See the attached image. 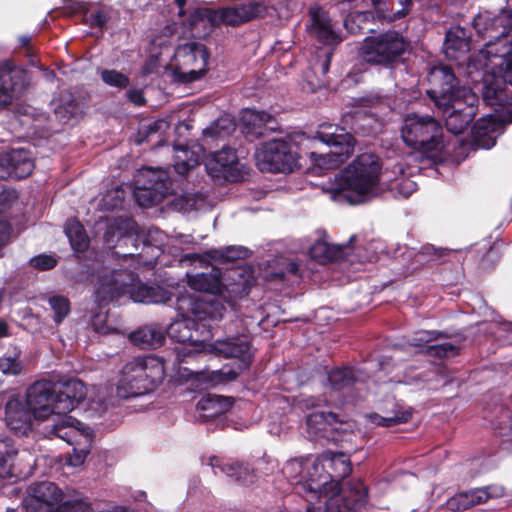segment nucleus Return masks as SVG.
<instances>
[{
	"instance_id": "nucleus-1",
	"label": "nucleus",
	"mask_w": 512,
	"mask_h": 512,
	"mask_svg": "<svg viewBox=\"0 0 512 512\" xmlns=\"http://www.w3.org/2000/svg\"><path fill=\"white\" fill-rule=\"evenodd\" d=\"M92 281L95 285L94 299L100 312L91 317V324L98 333H106L107 311L102 309L112 302L121 304L127 297L135 303L161 304L172 301L175 294L159 285L135 282V274L129 270L101 266L93 269ZM180 318L173 321L166 334L174 341L192 348L183 347L178 351V360L186 361L199 355L204 342L210 339L212 324L219 322L226 311L216 297L196 300L187 291L178 292L174 303Z\"/></svg>"
},
{
	"instance_id": "nucleus-2",
	"label": "nucleus",
	"mask_w": 512,
	"mask_h": 512,
	"mask_svg": "<svg viewBox=\"0 0 512 512\" xmlns=\"http://www.w3.org/2000/svg\"><path fill=\"white\" fill-rule=\"evenodd\" d=\"M493 27L501 30L479 51L477 62L483 68V101L493 110L507 107L512 111V96L508 95L505 83L512 86V14L503 9L501 15L493 20Z\"/></svg>"
},
{
	"instance_id": "nucleus-3",
	"label": "nucleus",
	"mask_w": 512,
	"mask_h": 512,
	"mask_svg": "<svg viewBox=\"0 0 512 512\" xmlns=\"http://www.w3.org/2000/svg\"><path fill=\"white\" fill-rule=\"evenodd\" d=\"M85 397L86 387L78 379L57 384L41 380L27 389L26 404L34 413V419L45 420L52 414L70 413Z\"/></svg>"
},
{
	"instance_id": "nucleus-4",
	"label": "nucleus",
	"mask_w": 512,
	"mask_h": 512,
	"mask_svg": "<svg viewBox=\"0 0 512 512\" xmlns=\"http://www.w3.org/2000/svg\"><path fill=\"white\" fill-rule=\"evenodd\" d=\"M380 158L373 153H363L335 177L334 189L347 192L352 204L366 202L382 191Z\"/></svg>"
},
{
	"instance_id": "nucleus-5",
	"label": "nucleus",
	"mask_w": 512,
	"mask_h": 512,
	"mask_svg": "<svg viewBox=\"0 0 512 512\" xmlns=\"http://www.w3.org/2000/svg\"><path fill=\"white\" fill-rule=\"evenodd\" d=\"M164 377V363L160 358L154 355L135 357L121 370L117 396L130 399L149 394L162 383Z\"/></svg>"
},
{
	"instance_id": "nucleus-6",
	"label": "nucleus",
	"mask_w": 512,
	"mask_h": 512,
	"mask_svg": "<svg viewBox=\"0 0 512 512\" xmlns=\"http://www.w3.org/2000/svg\"><path fill=\"white\" fill-rule=\"evenodd\" d=\"M281 472L297 493L304 492L306 501L312 503L326 492L327 485H334L331 477L324 473V465L314 455L292 458L283 465Z\"/></svg>"
},
{
	"instance_id": "nucleus-7",
	"label": "nucleus",
	"mask_w": 512,
	"mask_h": 512,
	"mask_svg": "<svg viewBox=\"0 0 512 512\" xmlns=\"http://www.w3.org/2000/svg\"><path fill=\"white\" fill-rule=\"evenodd\" d=\"M443 129L431 115L410 113L402 123L401 137L404 143L423 153L438 151L442 147Z\"/></svg>"
},
{
	"instance_id": "nucleus-8",
	"label": "nucleus",
	"mask_w": 512,
	"mask_h": 512,
	"mask_svg": "<svg viewBox=\"0 0 512 512\" xmlns=\"http://www.w3.org/2000/svg\"><path fill=\"white\" fill-rule=\"evenodd\" d=\"M134 196L141 207L160 203L167 195L174 193L173 182L167 170L143 167L133 177Z\"/></svg>"
},
{
	"instance_id": "nucleus-9",
	"label": "nucleus",
	"mask_w": 512,
	"mask_h": 512,
	"mask_svg": "<svg viewBox=\"0 0 512 512\" xmlns=\"http://www.w3.org/2000/svg\"><path fill=\"white\" fill-rule=\"evenodd\" d=\"M213 352L224 358H233L236 368L223 367L220 370L212 371L210 381L214 384L221 380H234L252 361L250 343L246 336L237 335L218 339L212 344Z\"/></svg>"
},
{
	"instance_id": "nucleus-10",
	"label": "nucleus",
	"mask_w": 512,
	"mask_h": 512,
	"mask_svg": "<svg viewBox=\"0 0 512 512\" xmlns=\"http://www.w3.org/2000/svg\"><path fill=\"white\" fill-rule=\"evenodd\" d=\"M327 128L333 131H318L316 138L330 147L327 153H310L314 165L321 169H335L339 167L354 150V137L347 133L344 128L328 125Z\"/></svg>"
},
{
	"instance_id": "nucleus-11",
	"label": "nucleus",
	"mask_w": 512,
	"mask_h": 512,
	"mask_svg": "<svg viewBox=\"0 0 512 512\" xmlns=\"http://www.w3.org/2000/svg\"><path fill=\"white\" fill-rule=\"evenodd\" d=\"M407 47L408 43L399 32L388 31L376 37L365 38L360 54L367 63L388 66L397 61Z\"/></svg>"
},
{
	"instance_id": "nucleus-12",
	"label": "nucleus",
	"mask_w": 512,
	"mask_h": 512,
	"mask_svg": "<svg viewBox=\"0 0 512 512\" xmlns=\"http://www.w3.org/2000/svg\"><path fill=\"white\" fill-rule=\"evenodd\" d=\"M296 145L285 139H273L256 152V162L262 172L291 173L298 165Z\"/></svg>"
},
{
	"instance_id": "nucleus-13",
	"label": "nucleus",
	"mask_w": 512,
	"mask_h": 512,
	"mask_svg": "<svg viewBox=\"0 0 512 512\" xmlns=\"http://www.w3.org/2000/svg\"><path fill=\"white\" fill-rule=\"evenodd\" d=\"M209 54L206 46L197 41L180 44L174 52V74L183 83L194 82L206 72Z\"/></svg>"
},
{
	"instance_id": "nucleus-14",
	"label": "nucleus",
	"mask_w": 512,
	"mask_h": 512,
	"mask_svg": "<svg viewBox=\"0 0 512 512\" xmlns=\"http://www.w3.org/2000/svg\"><path fill=\"white\" fill-rule=\"evenodd\" d=\"M428 82L431 87L427 90V95L444 112L449 110V104L453 99L462 97L458 93L460 90L470 89L469 87L461 86L453 69L443 64L433 66L430 69Z\"/></svg>"
},
{
	"instance_id": "nucleus-15",
	"label": "nucleus",
	"mask_w": 512,
	"mask_h": 512,
	"mask_svg": "<svg viewBox=\"0 0 512 512\" xmlns=\"http://www.w3.org/2000/svg\"><path fill=\"white\" fill-rule=\"evenodd\" d=\"M268 10L269 4L266 0H252L211 10L209 20L215 24L238 26L255 18L265 17Z\"/></svg>"
},
{
	"instance_id": "nucleus-16",
	"label": "nucleus",
	"mask_w": 512,
	"mask_h": 512,
	"mask_svg": "<svg viewBox=\"0 0 512 512\" xmlns=\"http://www.w3.org/2000/svg\"><path fill=\"white\" fill-rule=\"evenodd\" d=\"M458 93L462 97L453 99L447 112L441 110L445 117L446 129L454 135L463 133L473 121L479 101L471 89H462Z\"/></svg>"
},
{
	"instance_id": "nucleus-17",
	"label": "nucleus",
	"mask_w": 512,
	"mask_h": 512,
	"mask_svg": "<svg viewBox=\"0 0 512 512\" xmlns=\"http://www.w3.org/2000/svg\"><path fill=\"white\" fill-rule=\"evenodd\" d=\"M332 495L326 500L325 507L315 508L313 502L308 504L306 512H358L366 503L368 492L366 486L360 482L352 483L348 489Z\"/></svg>"
},
{
	"instance_id": "nucleus-18",
	"label": "nucleus",
	"mask_w": 512,
	"mask_h": 512,
	"mask_svg": "<svg viewBox=\"0 0 512 512\" xmlns=\"http://www.w3.org/2000/svg\"><path fill=\"white\" fill-rule=\"evenodd\" d=\"M205 169L212 178L238 182L244 177L246 166L238 161L234 149L223 147L206 158Z\"/></svg>"
},
{
	"instance_id": "nucleus-19",
	"label": "nucleus",
	"mask_w": 512,
	"mask_h": 512,
	"mask_svg": "<svg viewBox=\"0 0 512 512\" xmlns=\"http://www.w3.org/2000/svg\"><path fill=\"white\" fill-rule=\"evenodd\" d=\"M503 110H507V117L499 115L498 119H496L494 115L487 114L475 122L471 130V140L474 147L481 149H491L494 147L497 138L503 133L502 122H512V111L507 107L495 112L500 113Z\"/></svg>"
},
{
	"instance_id": "nucleus-20",
	"label": "nucleus",
	"mask_w": 512,
	"mask_h": 512,
	"mask_svg": "<svg viewBox=\"0 0 512 512\" xmlns=\"http://www.w3.org/2000/svg\"><path fill=\"white\" fill-rule=\"evenodd\" d=\"M255 284L253 271L248 267L238 266L221 272L220 297L228 298V302L246 297Z\"/></svg>"
},
{
	"instance_id": "nucleus-21",
	"label": "nucleus",
	"mask_w": 512,
	"mask_h": 512,
	"mask_svg": "<svg viewBox=\"0 0 512 512\" xmlns=\"http://www.w3.org/2000/svg\"><path fill=\"white\" fill-rule=\"evenodd\" d=\"M307 432L314 440L343 441L340 434L343 422L333 412L314 411L306 417Z\"/></svg>"
},
{
	"instance_id": "nucleus-22",
	"label": "nucleus",
	"mask_w": 512,
	"mask_h": 512,
	"mask_svg": "<svg viewBox=\"0 0 512 512\" xmlns=\"http://www.w3.org/2000/svg\"><path fill=\"white\" fill-rule=\"evenodd\" d=\"M446 338L447 334L441 331L421 330L409 338L408 343L430 357L442 359L459 353V348L449 342L435 343Z\"/></svg>"
},
{
	"instance_id": "nucleus-23",
	"label": "nucleus",
	"mask_w": 512,
	"mask_h": 512,
	"mask_svg": "<svg viewBox=\"0 0 512 512\" xmlns=\"http://www.w3.org/2000/svg\"><path fill=\"white\" fill-rule=\"evenodd\" d=\"M183 261H189L192 265H199L200 267L205 268L207 271L189 274L188 284L191 289L199 292H205L208 295H204L201 297H196L195 295L190 294L194 299L200 300L210 297H216L219 301L224 305L223 301L220 297L221 292V269L210 264H200L199 262H192L187 255H185Z\"/></svg>"
},
{
	"instance_id": "nucleus-24",
	"label": "nucleus",
	"mask_w": 512,
	"mask_h": 512,
	"mask_svg": "<svg viewBox=\"0 0 512 512\" xmlns=\"http://www.w3.org/2000/svg\"><path fill=\"white\" fill-rule=\"evenodd\" d=\"M27 71L8 62L0 65V106L9 104L13 98L21 95L29 84Z\"/></svg>"
},
{
	"instance_id": "nucleus-25",
	"label": "nucleus",
	"mask_w": 512,
	"mask_h": 512,
	"mask_svg": "<svg viewBox=\"0 0 512 512\" xmlns=\"http://www.w3.org/2000/svg\"><path fill=\"white\" fill-rule=\"evenodd\" d=\"M309 17L310 23L307 24V31L321 44L335 46L342 41L340 32L335 28L328 13L320 6H310Z\"/></svg>"
},
{
	"instance_id": "nucleus-26",
	"label": "nucleus",
	"mask_w": 512,
	"mask_h": 512,
	"mask_svg": "<svg viewBox=\"0 0 512 512\" xmlns=\"http://www.w3.org/2000/svg\"><path fill=\"white\" fill-rule=\"evenodd\" d=\"M30 489L31 496L25 500L24 512H53L62 500V491L52 482H39Z\"/></svg>"
},
{
	"instance_id": "nucleus-27",
	"label": "nucleus",
	"mask_w": 512,
	"mask_h": 512,
	"mask_svg": "<svg viewBox=\"0 0 512 512\" xmlns=\"http://www.w3.org/2000/svg\"><path fill=\"white\" fill-rule=\"evenodd\" d=\"M505 490L500 485H489L471 489L455 494L446 502L448 509L452 511L466 510L474 505H479L491 499L504 496Z\"/></svg>"
},
{
	"instance_id": "nucleus-28",
	"label": "nucleus",
	"mask_w": 512,
	"mask_h": 512,
	"mask_svg": "<svg viewBox=\"0 0 512 512\" xmlns=\"http://www.w3.org/2000/svg\"><path fill=\"white\" fill-rule=\"evenodd\" d=\"M34 169L31 153L24 149H12L0 156V179H22Z\"/></svg>"
},
{
	"instance_id": "nucleus-29",
	"label": "nucleus",
	"mask_w": 512,
	"mask_h": 512,
	"mask_svg": "<svg viewBox=\"0 0 512 512\" xmlns=\"http://www.w3.org/2000/svg\"><path fill=\"white\" fill-rule=\"evenodd\" d=\"M317 233L318 237L308 247V253L312 259L321 264H326L344 258H346L350 263L354 262V259L351 258L352 255H350V250L355 253L357 248L330 244L325 239L326 233L324 231H318Z\"/></svg>"
},
{
	"instance_id": "nucleus-30",
	"label": "nucleus",
	"mask_w": 512,
	"mask_h": 512,
	"mask_svg": "<svg viewBox=\"0 0 512 512\" xmlns=\"http://www.w3.org/2000/svg\"><path fill=\"white\" fill-rule=\"evenodd\" d=\"M47 426L51 436L58 437L70 445H74L79 438H84L86 442L90 440V433L83 423L69 416L68 413H61L57 420Z\"/></svg>"
},
{
	"instance_id": "nucleus-31",
	"label": "nucleus",
	"mask_w": 512,
	"mask_h": 512,
	"mask_svg": "<svg viewBox=\"0 0 512 512\" xmlns=\"http://www.w3.org/2000/svg\"><path fill=\"white\" fill-rule=\"evenodd\" d=\"M321 464L325 467L331 469L330 472H325V474L330 475L331 481L334 485H327V490L322 494L323 496H327L328 492H333L338 488V480L347 477L351 471V463L348 451H332L326 450L321 455V460H319Z\"/></svg>"
},
{
	"instance_id": "nucleus-32",
	"label": "nucleus",
	"mask_w": 512,
	"mask_h": 512,
	"mask_svg": "<svg viewBox=\"0 0 512 512\" xmlns=\"http://www.w3.org/2000/svg\"><path fill=\"white\" fill-rule=\"evenodd\" d=\"M34 413L18 397H11L5 406L6 425L19 434H26L32 425Z\"/></svg>"
},
{
	"instance_id": "nucleus-33",
	"label": "nucleus",
	"mask_w": 512,
	"mask_h": 512,
	"mask_svg": "<svg viewBox=\"0 0 512 512\" xmlns=\"http://www.w3.org/2000/svg\"><path fill=\"white\" fill-rule=\"evenodd\" d=\"M209 465L215 475L221 473L232 481L241 482L243 484L253 482V470L249 464L232 460H224L218 457H211Z\"/></svg>"
},
{
	"instance_id": "nucleus-34",
	"label": "nucleus",
	"mask_w": 512,
	"mask_h": 512,
	"mask_svg": "<svg viewBox=\"0 0 512 512\" xmlns=\"http://www.w3.org/2000/svg\"><path fill=\"white\" fill-rule=\"evenodd\" d=\"M248 254L249 250L246 247L232 245L218 249H211L202 254H187V258H189L193 263L199 262L202 265L210 264L213 260L221 262H232L246 258Z\"/></svg>"
},
{
	"instance_id": "nucleus-35",
	"label": "nucleus",
	"mask_w": 512,
	"mask_h": 512,
	"mask_svg": "<svg viewBox=\"0 0 512 512\" xmlns=\"http://www.w3.org/2000/svg\"><path fill=\"white\" fill-rule=\"evenodd\" d=\"M166 330L157 323L139 327L129 335L132 344L140 349H156L165 342Z\"/></svg>"
},
{
	"instance_id": "nucleus-36",
	"label": "nucleus",
	"mask_w": 512,
	"mask_h": 512,
	"mask_svg": "<svg viewBox=\"0 0 512 512\" xmlns=\"http://www.w3.org/2000/svg\"><path fill=\"white\" fill-rule=\"evenodd\" d=\"M242 121L246 128V133L256 138L265 136L268 131H275L277 129L275 118L266 111L247 109L242 116Z\"/></svg>"
},
{
	"instance_id": "nucleus-37",
	"label": "nucleus",
	"mask_w": 512,
	"mask_h": 512,
	"mask_svg": "<svg viewBox=\"0 0 512 512\" xmlns=\"http://www.w3.org/2000/svg\"><path fill=\"white\" fill-rule=\"evenodd\" d=\"M233 405V400L229 397L207 394L202 396L197 409L200 412L199 419L208 422L216 418H221Z\"/></svg>"
},
{
	"instance_id": "nucleus-38",
	"label": "nucleus",
	"mask_w": 512,
	"mask_h": 512,
	"mask_svg": "<svg viewBox=\"0 0 512 512\" xmlns=\"http://www.w3.org/2000/svg\"><path fill=\"white\" fill-rule=\"evenodd\" d=\"M84 111V105L69 90H63L54 101V113L63 123L76 120Z\"/></svg>"
},
{
	"instance_id": "nucleus-39",
	"label": "nucleus",
	"mask_w": 512,
	"mask_h": 512,
	"mask_svg": "<svg viewBox=\"0 0 512 512\" xmlns=\"http://www.w3.org/2000/svg\"><path fill=\"white\" fill-rule=\"evenodd\" d=\"M327 382L333 392L341 394L342 402L347 401L346 396L350 394L356 383L354 372L349 367L335 368L327 372Z\"/></svg>"
},
{
	"instance_id": "nucleus-40",
	"label": "nucleus",
	"mask_w": 512,
	"mask_h": 512,
	"mask_svg": "<svg viewBox=\"0 0 512 512\" xmlns=\"http://www.w3.org/2000/svg\"><path fill=\"white\" fill-rule=\"evenodd\" d=\"M469 33L460 26L451 27L445 36L444 51L447 57L457 59L458 53L469 50Z\"/></svg>"
},
{
	"instance_id": "nucleus-41",
	"label": "nucleus",
	"mask_w": 512,
	"mask_h": 512,
	"mask_svg": "<svg viewBox=\"0 0 512 512\" xmlns=\"http://www.w3.org/2000/svg\"><path fill=\"white\" fill-rule=\"evenodd\" d=\"M367 417L372 424L392 427L397 424L407 423L411 419L412 413L410 409L401 410L397 403H393V410L387 412L386 415L371 413Z\"/></svg>"
},
{
	"instance_id": "nucleus-42",
	"label": "nucleus",
	"mask_w": 512,
	"mask_h": 512,
	"mask_svg": "<svg viewBox=\"0 0 512 512\" xmlns=\"http://www.w3.org/2000/svg\"><path fill=\"white\" fill-rule=\"evenodd\" d=\"M18 453L13 440L0 433V478L11 477L14 459Z\"/></svg>"
},
{
	"instance_id": "nucleus-43",
	"label": "nucleus",
	"mask_w": 512,
	"mask_h": 512,
	"mask_svg": "<svg viewBox=\"0 0 512 512\" xmlns=\"http://www.w3.org/2000/svg\"><path fill=\"white\" fill-rule=\"evenodd\" d=\"M16 192L13 190H0V246L4 245L8 240L11 227L8 222L6 213L16 201Z\"/></svg>"
},
{
	"instance_id": "nucleus-44",
	"label": "nucleus",
	"mask_w": 512,
	"mask_h": 512,
	"mask_svg": "<svg viewBox=\"0 0 512 512\" xmlns=\"http://www.w3.org/2000/svg\"><path fill=\"white\" fill-rule=\"evenodd\" d=\"M65 234L74 251L83 252L89 246V239L83 225L75 220L69 219L65 224Z\"/></svg>"
},
{
	"instance_id": "nucleus-45",
	"label": "nucleus",
	"mask_w": 512,
	"mask_h": 512,
	"mask_svg": "<svg viewBox=\"0 0 512 512\" xmlns=\"http://www.w3.org/2000/svg\"><path fill=\"white\" fill-rule=\"evenodd\" d=\"M174 150L177 153L174 169L179 175H185L190 169L200 163L199 154L190 151L187 147L176 145L174 146Z\"/></svg>"
},
{
	"instance_id": "nucleus-46",
	"label": "nucleus",
	"mask_w": 512,
	"mask_h": 512,
	"mask_svg": "<svg viewBox=\"0 0 512 512\" xmlns=\"http://www.w3.org/2000/svg\"><path fill=\"white\" fill-rule=\"evenodd\" d=\"M99 76L105 85L118 90H124L130 85L129 77L116 69H101Z\"/></svg>"
},
{
	"instance_id": "nucleus-47",
	"label": "nucleus",
	"mask_w": 512,
	"mask_h": 512,
	"mask_svg": "<svg viewBox=\"0 0 512 512\" xmlns=\"http://www.w3.org/2000/svg\"><path fill=\"white\" fill-rule=\"evenodd\" d=\"M124 190L119 186L108 190L99 201L101 210L112 211L122 206L124 201Z\"/></svg>"
},
{
	"instance_id": "nucleus-48",
	"label": "nucleus",
	"mask_w": 512,
	"mask_h": 512,
	"mask_svg": "<svg viewBox=\"0 0 512 512\" xmlns=\"http://www.w3.org/2000/svg\"><path fill=\"white\" fill-rule=\"evenodd\" d=\"M48 303L54 312V321L61 323L70 312V302L68 298L62 295H54L48 299Z\"/></svg>"
},
{
	"instance_id": "nucleus-49",
	"label": "nucleus",
	"mask_w": 512,
	"mask_h": 512,
	"mask_svg": "<svg viewBox=\"0 0 512 512\" xmlns=\"http://www.w3.org/2000/svg\"><path fill=\"white\" fill-rule=\"evenodd\" d=\"M386 5L391 8V12L383 17L389 21H396L410 13L413 2L412 0H388Z\"/></svg>"
},
{
	"instance_id": "nucleus-50",
	"label": "nucleus",
	"mask_w": 512,
	"mask_h": 512,
	"mask_svg": "<svg viewBox=\"0 0 512 512\" xmlns=\"http://www.w3.org/2000/svg\"><path fill=\"white\" fill-rule=\"evenodd\" d=\"M0 371L8 375H18L22 371L20 352L4 355L0 358Z\"/></svg>"
},
{
	"instance_id": "nucleus-51",
	"label": "nucleus",
	"mask_w": 512,
	"mask_h": 512,
	"mask_svg": "<svg viewBox=\"0 0 512 512\" xmlns=\"http://www.w3.org/2000/svg\"><path fill=\"white\" fill-rule=\"evenodd\" d=\"M55 512H92L90 503L83 499L66 500L56 507Z\"/></svg>"
},
{
	"instance_id": "nucleus-52",
	"label": "nucleus",
	"mask_w": 512,
	"mask_h": 512,
	"mask_svg": "<svg viewBox=\"0 0 512 512\" xmlns=\"http://www.w3.org/2000/svg\"><path fill=\"white\" fill-rule=\"evenodd\" d=\"M186 206L190 210L206 211L211 208V203L202 192L188 194L185 197Z\"/></svg>"
},
{
	"instance_id": "nucleus-53",
	"label": "nucleus",
	"mask_w": 512,
	"mask_h": 512,
	"mask_svg": "<svg viewBox=\"0 0 512 512\" xmlns=\"http://www.w3.org/2000/svg\"><path fill=\"white\" fill-rule=\"evenodd\" d=\"M30 264H31V266H33L34 268H36L38 270L46 271V270H50L56 266L57 259H56V257H54L52 255L40 254V255L32 257L30 259Z\"/></svg>"
},
{
	"instance_id": "nucleus-54",
	"label": "nucleus",
	"mask_w": 512,
	"mask_h": 512,
	"mask_svg": "<svg viewBox=\"0 0 512 512\" xmlns=\"http://www.w3.org/2000/svg\"><path fill=\"white\" fill-rule=\"evenodd\" d=\"M328 402V399L324 396H302L299 400V407L310 410L321 407L323 404H328Z\"/></svg>"
},
{
	"instance_id": "nucleus-55",
	"label": "nucleus",
	"mask_w": 512,
	"mask_h": 512,
	"mask_svg": "<svg viewBox=\"0 0 512 512\" xmlns=\"http://www.w3.org/2000/svg\"><path fill=\"white\" fill-rule=\"evenodd\" d=\"M447 253V249L435 248L430 244L423 245L418 252V254L424 257L426 260H437L442 258Z\"/></svg>"
},
{
	"instance_id": "nucleus-56",
	"label": "nucleus",
	"mask_w": 512,
	"mask_h": 512,
	"mask_svg": "<svg viewBox=\"0 0 512 512\" xmlns=\"http://www.w3.org/2000/svg\"><path fill=\"white\" fill-rule=\"evenodd\" d=\"M88 453H89V449L87 447H83V448L73 447L72 454H69L67 457V460H66L67 465L72 466V467L81 466L84 463Z\"/></svg>"
},
{
	"instance_id": "nucleus-57",
	"label": "nucleus",
	"mask_w": 512,
	"mask_h": 512,
	"mask_svg": "<svg viewBox=\"0 0 512 512\" xmlns=\"http://www.w3.org/2000/svg\"><path fill=\"white\" fill-rule=\"evenodd\" d=\"M331 57L332 52L325 51L323 55L319 57V60L313 64L312 69L314 72H320L322 75H325L330 69Z\"/></svg>"
},
{
	"instance_id": "nucleus-58",
	"label": "nucleus",
	"mask_w": 512,
	"mask_h": 512,
	"mask_svg": "<svg viewBox=\"0 0 512 512\" xmlns=\"http://www.w3.org/2000/svg\"><path fill=\"white\" fill-rule=\"evenodd\" d=\"M88 21L91 27L102 29L106 25L107 18L102 10H96L90 13Z\"/></svg>"
},
{
	"instance_id": "nucleus-59",
	"label": "nucleus",
	"mask_w": 512,
	"mask_h": 512,
	"mask_svg": "<svg viewBox=\"0 0 512 512\" xmlns=\"http://www.w3.org/2000/svg\"><path fill=\"white\" fill-rule=\"evenodd\" d=\"M365 18V14L361 12H357L355 14H350L345 20H344V26L350 33H358L360 31V27H354L353 24L357 21H361Z\"/></svg>"
},
{
	"instance_id": "nucleus-60",
	"label": "nucleus",
	"mask_w": 512,
	"mask_h": 512,
	"mask_svg": "<svg viewBox=\"0 0 512 512\" xmlns=\"http://www.w3.org/2000/svg\"><path fill=\"white\" fill-rule=\"evenodd\" d=\"M497 430L501 436L512 438V417L508 413L505 420L498 423Z\"/></svg>"
},
{
	"instance_id": "nucleus-61",
	"label": "nucleus",
	"mask_w": 512,
	"mask_h": 512,
	"mask_svg": "<svg viewBox=\"0 0 512 512\" xmlns=\"http://www.w3.org/2000/svg\"><path fill=\"white\" fill-rule=\"evenodd\" d=\"M417 189V184L410 179H403L398 184V191L405 198H408Z\"/></svg>"
},
{
	"instance_id": "nucleus-62",
	"label": "nucleus",
	"mask_w": 512,
	"mask_h": 512,
	"mask_svg": "<svg viewBox=\"0 0 512 512\" xmlns=\"http://www.w3.org/2000/svg\"><path fill=\"white\" fill-rule=\"evenodd\" d=\"M127 99L136 106H143L146 102L142 90L129 89L126 92Z\"/></svg>"
},
{
	"instance_id": "nucleus-63",
	"label": "nucleus",
	"mask_w": 512,
	"mask_h": 512,
	"mask_svg": "<svg viewBox=\"0 0 512 512\" xmlns=\"http://www.w3.org/2000/svg\"><path fill=\"white\" fill-rule=\"evenodd\" d=\"M168 127L167 121L163 119H158L156 121L151 122L146 127V132L148 135L158 133L160 131H164Z\"/></svg>"
},
{
	"instance_id": "nucleus-64",
	"label": "nucleus",
	"mask_w": 512,
	"mask_h": 512,
	"mask_svg": "<svg viewBox=\"0 0 512 512\" xmlns=\"http://www.w3.org/2000/svg\"><path fill=\"white\" fill-rule=\"evenodd\" d=\"M114 237H115V227H114V225H109L104 233V236H103L104 242L108 246H113L115 243Z\"/></svg>"
}]
</instances>
